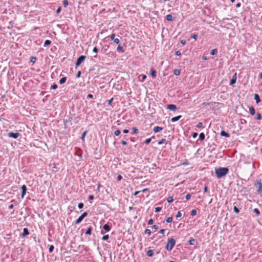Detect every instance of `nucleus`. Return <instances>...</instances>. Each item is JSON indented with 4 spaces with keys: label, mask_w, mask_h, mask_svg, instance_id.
I'll return each mask as SVG.
<instances>
[{
    "label": "nucleus",
    "mask_w": 262,
    "mask_h": 262,
    "mask_svg": "<svg viewBox=\"0 0 262 262\" xmlns=\"http://www.w3.org/2000/svg\"><path fill=\"white\" fill-rule=\"evenodd\" d=\"M228 171L229 169L227 167L215 168V173L217 178H221L222 177L226 176Z\"/></svg>",
    "instance_id": "1"
},
{
    "label": "nucleus",
    "mask_w": 262,
    "mask_h": 262,
    "mask_svg": "<svg viewBox=\"0 0 262 262\" xmlns=\"http://www.w3.org/2000/svg\"><path fill=\"white\" fill-rule=\"evenodd\" d=\"M176 244V241L173 238L168 239L167 244L166 246V249L167 251H170L172 250Z\"/></svg>",
    "instance_id": "2"
},
{
    "label": "nucleus",
    "mask_w": 262,
    "mask_h": 262,
    "mask_svg": "<svg viewBox=\"0 0 262 262\" xmlns=\"http://www.w3.org/2000/svg\"><path fill=\"white\" fill-rule=\"evenodd\" d=\"M254 185L255 186L258 187V189H257V192L258 193H260L261 191L262 190V183H261V180H257Z\"/></svg>",
    "instance_id": "3"
},
{
    "label": "nucleus",
    "mask_w": 262,
    "mask_h": 262,
    "mask_svg": "<svg viewBox=\"0 0 262 262\" xmlns=\"http://www.w3.org/2000/svg\"><path fill=\"white\" fill-rule=\"evenodd\" d=\"M86 57L84 55H81L77 59L76 62V66L78 67L81 64V63L85 60Z\"/></svg>",
    "instance_id": "4"
},
{
    "label": "nucleus",
    "mask_w": 262,
    "mask_h": 262,
    "mask_svg": "<svg viewBox=\"0 0 262 262\" xmlns=\"http://www.w3.org/2000/svg\"><path fill=\"white\" fill-rule=\"evenodd\" d=\"M88 215V213L86 212H85L83 213L76 221L75 223L76 224H78L83 220V219L86 217Z\"/></svg>",
    "instance_id": "5"
},
{
    "label": "nucleus",
    "mask_w": 262,
    "mask_h": 262,
    "mask_svg": "<svg viewBox=\"0 0 262 262\" xmlns=\"http://www.w3.org/2000/svg\"><path fill=\"white\" fill-rule=\"evenodd\" d=\"M19 136V134L18 133H9L8 134V137L10 138H13L14 139H16Z\"/></svg>",
    "instance_id": "6"
},
{
    "label": "nucleus",
    "mask_w": 262,
    "mask_h": 262,
    "mask_svg": "<svg viewBox=\"0 0 262 262\" xmlns=\"http://www.w3.org/2000/svg\"><path fill=\"white\" fill-rule=\"evenodd\" d=\"M21 190H22V192H21V198L23 199L25 194H26V191H27V187L25 185H23L21 187Z\"/></svg>",
    "instance_id": "7"
},
{
    "label": "nucleus",
    "mask_w": 262,
    "mask_h": 262,
    "mask_svg": "<svg viewBox=\"0 0 262 262\" xmlns=\"http://www.w3.org/2000/svg\"><path fill=\"white\" fill-rule=\"evenodd\" d=\"M236 73H234V75L232 76V79L230 80V85H233L234 83H235L236 81Z\"/></svg>",
    "instance_id": "8"
},
{
    "label": "nucleus",
    "mask_w": 262,
    "mask_h": 262,
    "mask_svg": "<svg viewBox=\"0 0 262 262\" xmlns=\"http://www.w3.org/2000/svg\"><path fill=\"white\" fill-rule=\"evenodd\" d=\"M163 130V128L162 127H160V126H155L154 129H153V131L156 133H158V132H161V130Z\"/></svg>",
    "instance_id": "9"
},
{
    "label": "nucleus",
    "mask_w": 262,
    "mask_h": 262,
    "mask_svg": "<svg viewBox=\"0 0 262 262\" xmlns=\"http://www.w3.org/2000/svg\"><path fill=\"white\" fill-rule=\"evenodd\" d=\"M167 108L173 111H174L177 109V106L176 105L174 104H168L167 105Z\"/></svg>",
    "instance_id": "10"
},
{
    "label": "nucleus",
    "mask_w": 262,
    "mask_h": 262,
    "mask_svg": "<svg viewBox=\"0 0 262 262\" xmlns=\"http://www.w3.org/2000/svg\"><path fill=\"white\" fill-rule=\"evenodd\" d=\"M182 118L181 115H179L176 117H174L171 119V121L172 122H176L178 121L180 118Z\"/></svg>",
    "instance_id": "11"
},
{
    "label": "nucleus",
    "mask_w": 262,
    "mask_h": 262,
    "mask_svg": "<svg viewBox=\"0 0 262 262\" xmlns=\"http://www.w3.org/2000/svg\"><path fill=\"white\" fill-rule=\"evenodd\" d=\"M117 51L118 52L123 53L124 52V50L123 48V47L121 45H119L117 48Z\"/></svg>",
    "instance_id": "12"
},
{
    "label": "nucleus",
    "mask_w": 262,
    "mask_h": 262,
    "mask_svg": "<svg viewBox=\"0 0 262 262\" xmlns=\"http://www.w3.org/2000/svg\"><path fill=\"white\" fill-rule=\"evenodd\" d=\"M254 99L256 101V103H258L260 101V99L259 95L257 94L254 95Z\"/></svg>",
    "instance_id": "13"
},
{
    "label": "nucleus",
    "mask_w": 262,
    "mask_h": 262,
    "mask_svg": "<svg viewBox=\"0 0 262 262\" xmlns=\"http://www.w3.org/2000/svg\"><path fill=\"white\" fill-rule=\"evenodd\" d=\"M103 229L108 232L111 230V227L108 224H105L103 227Z\"/></svg>",
    "instance_id": "14"
},
{
    "label": "nucleus",
    "mask_w": 262,
    "mask_h": 262,
    "mask_svg": "<svg viewBox=\"0 0 262 262\" xmlns=\"http://www.w3.org/2000/svg\"><path fill=\"white\" fill-rule=\"evenodd\" d=\"M221 135L222 136H224V137H230L229 134H228V133H226L224 130H222L221 132Z\"/></svg>",
    "instance_id": "15"
},
{
    "label": "nucleus",
    "mask_w": 262,
    "mask_h": 262,
    "mask_svg": "<svg viewBox=\"0 0 262 262\" xmlns=\"http://www.w3.org/2000/svg\"><path fill=\"white\" fill-rule=\"evenodd\" d=\"M249 112L251 115H254L255 114V109L253 106H251L249 108Z\"/></svg>",
    "instance_id": "16"
},
{
    "label": "nucleus",
    "mask_w": 262,
    "mask_h": 262,
    "mask_svg": "<svg viewBox=\"0 0 262 262\" xmlns=\"http://www.w3.org/2000/svg\"><path fill=\"white\" fill-rule=\"evenodd\" d=\"M29 234V232L28 231V230L27 228H24L23 229V236H25Z\"/></svg>",
    "instance_id": "17"
},
{
    "label": "nucleus",
    "mask_w": 262,
    "mask_h": 262,
    "mask_svg": "<svg viewBox=\"0 0 262 262\" xmlns=\"http://www.w3.org/2000/svg\"><path fill=\"white\" fill-rule=\"evenodd\" d=\"M147 255L149 257H151L154 254V252L152 250H148L147 251V253H146Z\"/></svg>",
    "instance_id": "18"
},
{
    "label": "nucleus",
    "mask_w": 262,
    "mask_h": 262,
    "mask_svg": "<svg viewBox=\"0 0 262 262\" xmlns=\"http://www.w3.org/2000/svg\"><path fill=\"white\" fill-rule=\"evenodd\" d=\"M181 73V70H179V69H175L174 71H173V74L176 75V76H179L180 75Z\"/></svg>",
    "instance_id": "19"
},
{
    "label": "nucleus",
    "mask_w": 262,
    "mask_h": 262,
    "mask_svg": "<svg viewBox=\"0 0 262 262\" xmlns=\"http://www.w3.org/2000/svg\"><path fill=\"white\" fill-rule=\"evenodd\" d=\"M146 77H147L145 75H141L139 76V78L141 81H143Z\"/></svg>",
    "instance_id": "20"
},
{
    "label": "nucleus",
    "mask_w": 262,
    "mask_h": 262,
    "mask_svg": "<svg viewBox=\"0 0 262 262\" xmlns=\"http://www.w3.org/2000/svg\"><path fill=\"white\" fill-rule=\"evenodd\" d=\"M66 80H67V78L64 77H62V78H61L59 80V83L60 84H62L63 83H64L66 81Z\"/></svg>",
    "instance_id": "21"
},
{
    "label": "nucleus",
    "mask_w": 262,
    "mask_h": 262,
    "mask_svg": "<svg viewBox=\"0 0 262 262\" xmlns=\"http://www.w3.org/2000/svg\"><path fill=\"white\" fill-rule=\"evenodd\" d=\"M166 17V19L168 21H172L173 20L172 16L171 14H168Z\"/></svg>",
    "instance_id": "22"
},
{
    "label": "nucleus",
    "mask_w": 262,
    "mask_h": 262,
    "mask_svg": "<svg viewBox=\"0 0 262 262\" xmlns=\"http://www.w3.org/2000/svg\"><path fill=\"white\" fill-rule=\"evenodd\" d=\"M150 74L152 77H153L154 78H155L156 77V72L154 70L151 69Z\"/></svg>",
    "instance_id": "23"
},
{
    "label": "nucleus",
    "mask_w": 262,
    "mask_h": 262,
    "mask_svg": "<svg viewBox=\"0 0 262 262\" xmlns=\"http://www.w3.org/2000/svg\"><path fill=\"white\" fill-rule=\"evenodd\" d=\"M205 135L203 133H201L200 135H199V138L201 140V141H203L205 139Z\"/></svg>",
    "instance_id": "24"
},
{
    "label": "nucleus",
    "mask_w": 262,
    "mask_h": 262,
    "mask_svg": "<svg viewBox=\"0 0 262 262\" xmlns=\"http://www.w3.org/2000/svg\"><path fill=\"white\" fill-rule=\"evenodd\" d=\"M188 243H189V245H193L195 243V239H194L193 238H191V239H189Z\"/></svg>",
    "instance_id": "25"
},
{
    "label": "nucleus",
    "mask_w": 262,
    "mask_h": 262,
    "mask_svg": "<svg viewBox=\"0 0 262 262\" xmlns=\"http://www.w3.org/2000/svg\"><path fill=\"white\" fill-rule=\"evenodd\" d=\"M217 52V50L216 49H213L210 52V54L211 55H215Z\"/></svg>",
    "instance_id": "26"
},
{
    "label": "nucleus",
    "mask_w": 262,
    "mask_h": 262,
    "mask_svg": "<svg viewBox=\"0 0 262 262\" xmlns=\"http://www.w3.org/2000/svg\"><path fill=\"white\" fill-rule=\"evenodd\" d=\"M91 233H92V228L90 227L86 230V231L85 232V234H88V235H90L91 234Z\"/></svg>",
    "instance_id": "27"
},
{
    "label": "nucleus",
    "mask_w": 262,
    "mask_h": 262,
    "mask_svg": "<svg viewBox=\"0 0 262 262\" xmlns=\"http://www.w3.org/2000/svg\"><path fill=\"white\" fill-rule=\"evenodd\" d=\"M51 43V41L50 40H46L44 43V46H47Z\"/></svg>",
    "instance_id": "28"
},
{
    "label": "nucleus",
    "mask_w": 262,
    "mask_h": 262,
    "mask_svg": "<svg viewBox=\"0 0 262 262\" xmlns=\"http://www.w3.org/2000/svg\"><path fill=\"white\" fill-rule=\"evenodd\" d=\"M166 140L165 139H163L158 142V144L161 145L163 143H166Z\"/></svg>",
    "instance_id": "29"
},
{
    "label": "nucleus",
    "mask_w": 262,
    "mask_h": 262,
    "mask_svg": "<svg viewBox=\"0 0 262 262\" xmlns=\"http://www.w3.org/2000/svg\"><path fill=\"white\" fill-rule=\"evenodd\" d=\"M152 138H154V137H151V138H150L147 139L145 141V144H149V143L150 142V141H151V139H152Z\"/></svg>",
    "instance_id": "30"
},
{
    "label": "nucleus",
    "mask_w": 262,
    "mask_h": 262,
    "mask_svg": "<svg viewBox=\"0 0 262 262\" xmlns=\"http://www.w3.org/2000/svg\"><path fill=\"white\" fill-rule=\"evenodd\" d=\"M173 199L172 196H169L167 199V201L168 203H171L172 202H173Z\"/></svg>",
    "instance_id": "31"
},
{
    "label": "nucleus",
    "mask_w": 262,
    "mask_h": 262,
    "mask_svg": "<svg viewBox=\"0 0 262 262\" xmlns=\"http://www.w3.org/2000/svg\"><path fill=\"white\" fill-rule=\"evenodd\" d=\"M253 211H254V213H256V214L257 215H259V214H260V212H259V210L258 209H257V208L254 209Z\"/></svg>",
    "instance_id": "32"
},
{
    "label": "nucleus",
    "mask_w": 262,
    "mask_h": 262,
    "mask_svg": "<svg viewBox=\"0 0 262 262\" xmlns=\"http://www.w3.org/2000/svg\"><path fill=\"white\" fill-rule=\"evenodd\" d=\"M63 5L64 7H67L68 5V2L67 0H64L63 1Z\"/></svg>",
    "instance_id": "33"
},
{
    "label": "nucleus",
    "mask_w": 262,
    "mask_h": 262,
    "mask_svg": "<svg viewBox=\"0 0 262 262\" xmlns=\"http://www.w3.org/2000/svg\"><path fill=\"white\" fill-rule=\"evenodd\" d=\"M196 214V210L195 209H193L191 211V215L194 216Z\"/></svg>",
    "instance_id": "34"
},
{
    "label": "nucleus",
    "mask_w": 262,
    "mask_h": 262,
    "mask_svg": "<svg viewBox=\"0 0 262 262\" xmlns=\"http://www.w3.org/2000/svg\"><path fill=\"white\" fill-rule=\"evenodd\" d=\"M86 133H87V131H84V132L82 133V135H81V139H82V140H84V138H85V135H86Z\"/></svg>",
    "instance_id": "35"
},
{
    "label": "nucleus",
    "mask_w": 262,
    "mask_h": 262,
    "mask_svg": "<svg viewBox=\"0 0 262 262\" xmlns=\"http://www.w3.org/2000/svg\"><path fill=\"white\" fill-rule=\"evenodd\" d=\"M54 249V246H53V245L50 246L49 247V252L50 253L52 252Z\"/></svg>",
    "instance_id": "36"
},
{
    "label": "nucleus",
    "mask_w": 262,
    "mask_h": 262,
    "mask_svg": "<svg viewBox=\"0 0 262 262\" xmlns=\"http://www.w3.org/2000/svg\"><path fill=\"white\" fill-rule=\"evenodd\" d=\"M233 210L236 213H238L239 212V210L236 206L234 207Z\"/></svg>",
    "instance_id": "37"
},
{
    "label": "nucleus",
    "mask_w": 262,
    "mask_h": 262,
    "mask_svg": "<svg viewBox=\"0 0 262 262\" xmlns=\"http://www.w3.org/2000/svg\"><path fill=\"white\" fill-rule=\"evenodd\" d=\"M172 221V217H169L166 219V222L167 223H171Z\"/></svg>",
    "instance_id": "38"
},
{
    "label": "nucleus",
    "mask_w": 262,
    "mask_h": 262,
    "mask_svg": "<svg viewBox=\"0 0 262 262\" xmlns=\"http://www.w3.org/2000/svg\"><path fill=\"white\" fill-rule=\"evenodd\" d=\"M108 238H109V235H104V236L102 237V239H103V240H104V241H106V240H107Z\"/></svg>",
    "instance_id": "39"
},
{
    "label": "nucleus",
    "mask_w": 262,
    "mask_h": 262,
    "mask_svg": "<svg viewBox=\"0 0 262 262\" xmlns=\"http://www.w3.org/2000/svg\"><path fill=\"white\" fill-rule=\"evenodd\" d=\"M36 59L35 57H32L30 58V62H32V63H34L36 61Z\"/></svg>",
    "instance_id": "40"
},
{
    "label": "nucleus",
    "mask_w": 262,
    "mask_h": 262,
    "mask_svg": "<svg viewBox=\"0 0 262 262\" xmlns=\"http://www.w3.org/2000/svg\"><path fill=\"white\" fill-rule=\"evenodd\" d=\"M120 133H121L119 129H117L115 131L114 134L116 136H119L120 134Z\"/></svg>",
    "instance_id": "41"
},
{
    "label": "nucleus",
    "mask_w": 262,
    "mask_h": 262,
    "mask_svg": "<svg viewBox=\"0 0 262 262\" xmlns=\"http://www.w3.org/2000/svg\"><path fill=\"white\" fill-rule=\"evenodd\" d=\"M145 233L149 235L151 234V231L149 229H147L145 230Z\"/></svg>",
    "instance_id": "42"
},
{
    "label": "nucleus",
    "mask_w": 262,
    "mask_h": 262,
    "mask_svg": "<svg viewBox=\"0 0 262 262\" xmlns=\"http://www.w3.org/2000/svg\"><path fill=\"white\" fill-rule=\"evenodd\" d=\"M256 118L257 120H260L261 119V115L259 113H257Z\"/></svg>",
    "instance_id": "43"
},
{
    "label": "nucleus",
    "mask_w": 262,
    "mask_h": 262,
    "mask_svg": "<svg viewBox=\"0 0 262 262\" xmlns=\"http://www.w3.org/2000/svg\"><path fill=\"white\" fill-rule=\"evenodd\" d=\"M161 207H156L155 208V212H159V211H160L161 210Z\"/></svg>",
    "instance_id": "44"
},
{
    "label": "nucleus",
    "mask_w": 262,
    "mask_h": 262,
    "mask_svg": "<svg viewBox=\"0 0 262 262\" xmlns=\"http://www.w3.org/2000/svg\"><path fill=\"white\" fill-rule=\"evenodd\" d=\"M57 88V85L56 84H53L51 86V89L53 90H55Z\"/></svg>",
    "instance_id": "45"
},
{
    "label": "nucleus",
    "mask_w": 262,
    "mask_h": 262,
    "mask_svg": "<svg viewBox=\"0 0 262 262\" xmlns=\"http://www.w3.org/2000/svg\"><path fill=\"white\" fill-rule=\"evenodd\" d=\"M191 37L196 40L198 37V35L196 34H193L191 35Z\"/></svg>",
    "instance_id": "46"
},
{
    "label": "nucleus",
    "mask_w": 262,
    "mask_h": 262,
    "mask_svg": "<svg viewBox=\"0 0 262 262\" xmlns=\"http://www.w3.org/2000/svg\"><path fill=\"white\" fill-rule=\"evenodd\" d=\"M78 207L79 209L82 208L83 207V204L82 203H79Z\"/></svg>",
    "instance_id": "47"
},
{
    "label": "nucleus",
    "mask_w": 262,
    "mask_h": 262,
    "mask_svg": "<svg viewBox=\"0 0 262 262\" xmlns=\"http://www.w3.org/2000/svg\"><path fill=\"white\" fill-rule=\"evenodd\" d=\"M114 41L115 43L118 44L119 43L120 40L118 38H116L114 39Z\"/></svg>",
    "instance_id": "48"
},
{
    "label": "nucleus",
    "mask_w": 262,
    "mask_h": 262,
    "mask_svg": "<svg viewBox=\"0 0 262 262\" xmlns=\"http://www.w3.org/2000/svg\"><path fill=\"white\" fill-rule=\"evenodd\" d=\"M133 134L137 133L138 132V129L136 128H135V127L133 128Z\"/></svg>",
    "instance_id": "49"
},
{
    "label": "nucleus",
    "mask_w": 262,
    "mask_h": 262,
    "mask_svg": "<svg viewBox=\"0 0 262 262\" xmlns=\"http://www.w3.org/2000/svg\"><path fill=\"white\" fill-rule=\"evenodd\" d=\"M190 198H191V195L189 193L187 194L185 196L186 199L187 200H189Z\"/></svg>",
    "instance_id": "50"
},
{
    "label": "nucleus",
    "mask_w": 262,
    "mask_h": 262,
    "mask_svg": "<svg viewBox=\"0 0 262 262\" xmlns=\"http://www.w3.org/2000/svg\"><path fill=\"white\" fill-rule=\"evenodd\" d=\"M181 215H182V214H181V212L179 211L177 213L176 217H180L181 216Z\"/></svg>",
    "instance_id": "51"
},
{
    "label": "nucleus",
    "mask_w": 262,
    "mask_h": 262,
    "mask_svg": "<svg viewBox=\"0 0 262 262\" xmlns=\"http://www.w3.org/2000/svg\"><path fill=\"white\" fill-rule=\"evenodd\" d=\"M175 54L177 55V56H180L181 55V53L180 51H177L176 52H175Z\"/></svg>",
    "instance_id": "52"
},
{
    "label": "nucleus",
    "mask_w": 262,
    "mask_h": 262,
    "mask_svg": "<svg viewBox=\"0 0 262 262\" xmlns=\"http://www.w3.org/2000/svg\"><path fill=\"white\" fill-rule=\"evenodd\" d=\"M93 52H94L95 53H97L98 50L96 47H95L93 48Z\"/></svg>",
    "instance_id": "53"
},
{
    "label": "nucleus",
    "mask_w": 262,
    "mask_h": 262,
    "mask_svg": "<svg viewBox=\"0 0 262 262\" xmlns=\"http://www.w3.org/2000/svg\"><path fill=\"white\" fill-rule=\"evenodd\" d=\"M154 221L152 219H150L148 222V225H152L153 224Z\"/></svg>",
    "instance_id": "54"
},
{
    "label": "nucleus",
    "mask_w": 262,
    "mask_h": 262,
    "mask_svg": "<svg viewBox=\"0 0 262 262\" xmlns=\"http://www.w3.org/2000/svg\"><path fill=\"white\" fill-rule=\"evenodd\" d=\"M108 48V46H105V47H103L102 48V51L105 52L107 50Z\"/></svg>",
    "instance_id": "55"
},
{
    "label": "nucleus",
    "mask_w": 262,
    "mask_h": 262,
    "mask_svg": "<svg viewBox=\"0 0 262 262\" xmlns=\"http://www.w3.org/2000/svg\"><path fill=\"white\" fill-rule=\"evenodd\" d=\"M61 7H59L57 10H56V13L57 14H59L60 12H61Z\"/></svg>",
    "instance_id": "56"
},
{
    "label": "nucleus",
    "mask_w": 262,
    "mask_h": 262,
    "mask_svg": "<svg viewBox=\"0 0 262 262\" xmlns=\"http://www.w3.org/2000/svg\"><path fill=\"white\" fill-rule=\"evenodd\" d=\"M87 98L90 99L93 98V95L92 94H89L88 95Z\"/></svg>",
    "instance_id": "57"
},
{
    "label": "nucleus",
    "mask_w": 262,
    "mask_h": 262,
    "mask_svg": "<svg viewBox=\"0 0 262 262\" xmlns=\"http://www.w3.org/2000/svg\"><path fill=\"white\" fill-rule=\"evenodd\" d=\"M165 229H161V230H160L159 233H160L161 234H164L165 233Z\"/></svg>",
    "instance_id": "58"
},
{
    "label": "nucleus",
    "mask_w": 262,
    "mask_h": 262,
    "mask_svg": "<svg viewBox=\"0 0 262 262\" xmlns=\"http://www.w3.org/2000/svg\"><path fill=\"white\" fill-rule=\"evenodd\" d=\"M115 34H111V35L110 36V38H111V39L112 40H114V39H115Z\"/></svg>",
    "instance_id": "59"
},
{
    "label": "nucleus",
    "mask_w": 262,
    "mask_h": 262,
    "mask_svg": "<svg viewBox=\"0 0 262 262\" xmlns=\"http://www.w3.org/2000/svg\"><path fill=\"white\" fill-rule=\"evenodd\" d=\"M113 100V98H112V99H111L110 100H109L108 101V104L110 105H112V103Z\"/></svg>",
    "instance_id": "60"
},
{
    "label": "nucleus",
    "mask_w": 262,
    "mask_h": 262,
    "mask_svg": "<svg viewBox=\"0 0 262 262\" xmlns=\"http://www.w3.org/2000/svg\"><path fill=\"white\" fill-rule=\"evenodd\" d=\"M152 228L155 229V230H157L159 229V226L157 225H154L153 226H152Z\"/></svg>",
    "instance_id": "61"
},
{
    "label": "nucleus",
    "mask_w": 262,
    "mask_h": 262,
    "mask_svg": "<svg viewBox=\"0 0 262 262\" xmlns=\"http://www.w3.org/2000/svg\"><path fill=\"white\" fill-rule=\"evenodd\" d=\"M202 125H203L202 123L200 122V123H199L198 124V125H197V127H199V128H200V127H202Z\"/></svg>",
    "instance_id": "62"
},
{
    "label": "nucleus",
    "mask_w": 262,
    "mask_h": 262,
    "mask_svg": "<svg viewBox=\"0 0 262 262\" xmlns=\"http://www.w3.org/2000/svg\"><path fill=\"white\" fill-rule=\"evenodd\" d=\"M197 136H198V133H193V134H192V137H193V138H196V137H197Z\"/></svg>",
    "instance_id": "63"
},
{
    "label": "nucleus",
    "mask_w": 262,
    "mask_h": 262,
    "mask_svg": "<svg viewBox=\"0 0 262 262\" xmlns=\"http://www.w3.org/2000/svg\"><path fill=\"white\" fill-rule=\"evenodd\" d=\"M121 143H122L123 145H126V144H127V142H126V141H125V140H122V141H121Z\"/></svg>",
    "instance_id": "64"
}]
</instances>
